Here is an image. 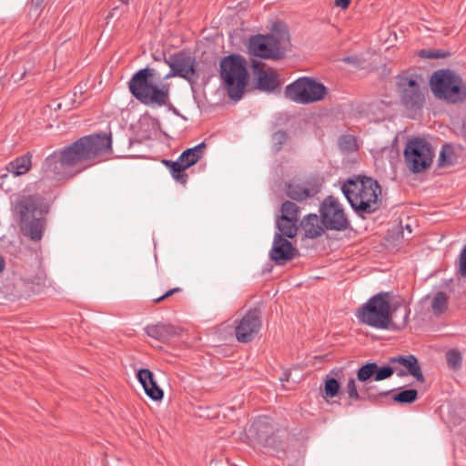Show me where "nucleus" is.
I'll return each instance as SVG.
<instances>
[{
  "mask_svg": "<svg viewBox=\"0 0 466 466\" xmlns=\"http://www.w3.org/2000/svg\"><path fill=\"white\" fill-rule=\"evenodd\" d=\"M162 162L166 167H167L170 169L172 164H174L175 161L164 159Z\"/></svg>",
  "mask_w": 466,
  "mask_h": 466,
  "instance_id": "obj_48",
  "label": "nucleus"
},
{
  "mask_svg": "<svg viewBox=\"0 0 466 466\" xmlns=\"http://www.w3.org/2000/svg\"><path fill=\"white\" fill-rule=\"evenodd\" d=\"M5 268V261L2 256H0V273L4 271Z\"/></svg>",
  "mask_w": 466,
  "mask_h": 466,
  "instance_id": "obj_46",
  "label": "nucleus"
},
{
  "mask_svg": "<svg viewBox=\"0 0 466 466\" xmlns=\"http://www.w3.org/2000/svg\"><path fill=\"white\" fill-rule=\"evenodd\" d=\"M139 122L141 123V125H152L153 127L158 125L157 118H139Z\"/></svg>",
  "mask_w": 466,
  "mask_h": 466,
  "instance_id": "obj_41",
  "label": "nucleus"
},
{
  "mask_svg": "<svg viewBox=\"0 0 466 466\" xmlns=\"http://www.w3.org/2000/svg\"><path fill=\"white\" fill-rule=\"evenodd\" d=\"M403 156L407 168L417 174L424 171L431 165L434 152L426 139L414 137L407 142Z\"/></svg>",
  "mask_w": 466,
  "mask_h": 466,
  "instance_id": "obj_10",
  "label": "nucleus"
},
{
  "mask_svg": "<svg viewBox=\"0 0 466 466\" xmlns=\"http://www.w3.org/2000/svg\"><path fill=\"white\" fill-rule=\"evenodd\" d=\"M341 191L351 208L360 215L371 214L380 208L379 196L381 188L371 177L353 176L343 183Z\"/></svg>",
  "mask_w": 466,
  "mask_h": 466,
  "instance_id": "obj_3",
  "label": "nucleus"
},
{
  "mask_svg": "<svg viewBox=\"0 0 466 466\" xmlns=\"http://www.w3.org/2000/svg\"><path fill=\"white\" fill-rule=\"evenodd\" d=\"M14 213L19 219L44 216L46 206L41 197L37 195H18L12 203Z\"/></svg>",
  "mask_w": 466,
  "mask_h": 466,
  "instance_id": "obj_14",
  "label": "nucleus"
},
{
  "mask_svg": "<svg viewBox=\"0 0 466 466\" xmlns=\"http://www.w3.org/2000/svg\"><path fill=\"white\" fill-rule=\"evenodd\" d=\"M390 364H400L406 369L409 375H411L417 381L423 382L424 376L422 374L418 359L412 355H398L389 359Z\"/></svg>",
  "mask_w": 466,
  "mask_h": 466,
  "instance_id": "obj_20",
  "label": "nucleus"
},
{
  "mask_svg": "<svg viewBox=\"0 0 466 466\" xmlns=\"http://www.w3.org/2000/svg\"><path fill=\"white\" fill-rule=\"evenodd\" d=\"M206 148V143L201 142L197 146L184 150L178 157L180 162H182L187 168L198 163L204 156V149Z\"/></svg>",
  "mask_w": 466,
  "mask_h": 466,
  "instance_id": "obj_25",
  "label": "nucleus"
},
{
  "mask_svg": "<svg viewBox=\"0 0 466 466\" xmlns=\"http://www.w3.org/2000/svg\"><path fill=\"white\" fill-rule=\"evenodd\" d=\"M111 151V135L84 136L71 145L53 152L46 157L44 167L55 175L66 177L72 168L93 166Z\"/></svg>",
  "mask_w": 466,
  "mask_h": 466,
  "instance_id": "obj_1",
  "label": "nucleus"
},
{
  "mask_svg": "<svg viewBox=\"0 0 466 466\" xmlns=\"http://www.w3.org/2000/svg\"><path fill=\"white\" fill-rule=\"evenodd\" d=\"M375 369H377V363L368 362L357 370V380L359 382L363 383L362 387L360 388V391L358 390L356 380L354 378H350L348 380L345 390L349 399L354 401L364 400L377 401L380 398L386 396L392 391H379L377 386L370 384V380L371 378L375 379Z\"/></svg>",
  "mask_w": 466,
  "mask_h": 466,
  "instance_id": "obj_8",
  "label": "nucleus"
},
{
  "mask_svg": "<svg viewBox=\"0 0 466 466\" xmlns=\"http://www.w3.org/2000/svg\"><path fill=\"white\" fill-rule=\"evenodd\" d=\"M248 437L258 444L270 448L275 445L274 428L272 421L268 418H258L248 429Z\"/></svg>",
  "mask_w": 466,
  "mask_h": 466,
  "instance_id": "obj_16",
  "label": "nucleus"
},
{
  "mask_svg": "<svg viewBox=\"0 0 466 466\" xmlns=\"http://www.w3.org/2000/svg\"><path fill=\"white\" fill-rule=\"evenodd\" d=\"M54 122H58V118H53Z\"/></svg>",
  "mask_w": 466,
  "mask_h": 466,
  "instance_id": "obj_53",
  "label": "nucleus"
},
{
  "mask_svg": "<svg viewBox=\"0 0 466 466\" xmlns=\"http://www.w3.org/2000/svg\"><path fill=\"white\" fill-rule=\"evenodd\" d=\"M300 226L305 237L309 238H316L321 236L324 231L322 218L320 219L316 214L307 215L300 222Z\"/></svg>",
  "mask_w": 466,
  "mask_h": 466,
  "instance_id": "obj_23",
  "label": "nucleus"
},
{
  "mask_svg": "<svg viewBox=\"0 0 466 466\" xmlns=\"http://www.w3.org/2000/svg\"><path fill=\"white\" fill-rule=\"evenodd\" d=\"M375 370H376V372L374 374H375L376 381L389 379L394 373V367H391V366L379 367L377 365V369H375Z\"/></svg>",
  "mask_w": 466,
  "mask_h": 466,
  "instance_id": "obj_36",
  "label": "nucleus"
},
{
  "mask_svg": "<svg viewBox=\"0 0 466 466\" xmlns=\"http://www.w3.org/2000/svg\"><path fill=\"white\" fill-rule=\"evenodd\" d=\"M321 185V182L317 178H309L300 184L289 183L287 186L286 194L293 200L303 201L314 198L319 193Z\"/></svg>",
  "mask_w": 466,
  "mask_h": 466,
  "instance_id": "obj_18",
  "label": "nucleus"
},
{
  "mask_svg": "<svg viewBox=\"0 0 466 466\" xmlns=\"http://www.w3.org/2000/svg\"><path fill=\"white\" fill-rule=\"evenodd\" d=\"M418 391L414 389H409L400 391L392 397L393 401L398 403H412L417 400Z\"/></svg>",
  "mask_w": 466,
  "mask_h": 466,
  "instance_id": "obj_31",
  "label": "nucleus"
},
{
  "mask_svg": "<svg viewBox=\"0 0 466 466\" xmlns=\"http://www.w3.org/2000/svg\"><path fill=\"white\" fill-rule=\"evenodd\" d=\"M420 56L424 58L428 59H436V58H444L449 56V53L436 50V51H430V50H421L420 52Z\"/></svg>",
  "mask_w": 466,
  "mask_h": 466,
  "instance_id": "obj_37",
  "label": "nucleus"
},
{
  "mask_svg": "<svg viewBox=\"0 0 466 466\" xmlns=\"http://www.w3.org/2000/svg\"><path fill=\"white\" fill-rule=\"evenodd\" d=\"M220 77L231 99L239 100L245 92L248 73L240 55L231 54L220 61Z\"/></svg>",
  "mask_w": 466,
  "mask_h": 466,
  "instance_id": "obj_6",
  "label": "nucleus"
},
{
  "mask_svg": "<svg viewBox=\"0 0 466 466\" xmlns=\"http://www.w3.org/2000/svg\"><path fill=\"white\" fill-rule=\"evenodd\" d=\"M252 66L257 75V88L272 91L279 86L278 76L274 72H268L258 67V62L253 61Z\"/></svg>",
  "mask_w": 466,
  "mask_h": 466,
  "instance_id": "obj_22",
  "label": "nucleus"
},
{
  "mask_svg": "<svg viewBox=\"0 0 466 466\" xmlns=\"http://www.w3.org/2000/svg\"><path fill=\"white\" fill-rule=\"evenodd\" d=\"M137 380L143 386L146 394L153 400L163 399L164 393L154 380L153 373L148 369H141L137 371Z\"/></svg>",
  "mask_w": 466,
  "mask_h": 466,
  "instance_id": "obj_21",
  "label": "nucleus"
},
{
  "mask_svg": "<svg viewBox=\"0 0 466 466\" xmlns=\"http://www.w3.org/2000/svg\"><path fill=\"white\" fill-rule=\"evenodd\" d=\"M339 390V383L336 379L330 378L326 380L324 388L325 397L334 398L335 396L338 395Z\"/></svg>",
  "mask_w": 466,
  "mask_h": 466,
  "instance_id": "obj_34",
  "label": "nucleus"
},
{
  "mask_svg": "<svg viewBox=\"0 0 466 466\" xmlns=\"http://www.w3.org/2000/svg\"><path fill=\"white\" fill-rule=\"evenodd\" d=\"M380 106H387V104H385L384 102L381 101V102H380V105L378 106L379 108H380Z\"/></svg>",
  "mask_w": 466,
  "mask_h": 466,
  "instance_id": "obj_51",
  "label": "nucleus"
},
{
  "mask_svg": "<svg viewBox=\"0 0 466 466\" xmlns=\"http://www.w3.org/2000/svg\"><path fill=\"white\" fill-rule=\"evenodd\" d=\"M21 232L32 241H40L46 230V219L43 216L20 219Z\"/></svg>",
  "mask_w": 466,
  "mask_h": 466,
  "instance_id": "obj_19",
  "label": "nucleus"
},
{
  "mask_svg": "<svg viewBox=\"0 0 466 466\" xmlns=\"http://www.w3.org/2000/svg\"><path fill=\"white\" fill-rule=\"evenodd\" d=\"M459 273L466 278V246L461 250L459 259Z\"/></svg>",
  "mask_w": 466,
  "mask_h": 466,
  "instance_id": "obj_39",
  "label": "nucleus"
},
{
  "mask_svg": "<svg viewBox=\"0 0 466 466\" xmlns=\"http://www.w3.org/2000/svg\"><path fill=\"white\" fill-rule=\"evenodd\" d=\"M350 0H335V5L346 9L349 7Z\"/></svg>",
  "mask_w": 466,
  "mask_h": 466,
  "instance_id": "obj_42",
  "label": "nucleus"
},
{
  "mask_svg": "<svg viewBox=\"0 0 466 466\" xmlns=\"http://www.w3.org/2000/svg\"><path fill=\"white\" fill-rule=\"evenodd\" d=\"M116 10V8H114L112 9V11L110 12V15L107 16V18L110 16V17H113L114 15V12Z\"/></svg>",
  "mask_w": 466,
  "mask_h": 466,
  "instance_id": "obj_49",
  "label": "nucleus"
},
{
  "mask_svg": "<svg viewBox=\"0 0 466 466\" xmlns=\"http://www.w3.org/2000/svg\"><path fill=\"white\" fill-rule=\"evenodd\" d=\"M299 254V251L292 243L280 233H275L273 244L269 250V258L277 265H282L286 261L292 260Z\"/></svg>",
  "mask_w": 466,
  "mask_h": 466,
  "instance_id": "obj_17",
  "label": "nucleus"
},
{
  "mask_svg": "<svg viewBox=\"0 0 466 466\" xmlns=\"http://www.w3.org/2000/svg\"><path fill=\"white\" fill-rule=\"evenodd\" d=\"M289 35L282 25H275L268 35L250 36L247 44L249 54L267 59H279L289 48Z\"/></svg>",
  "mask_w": 466,
  "mask_h": 466,
  "instance_id": "obj_5",
  "label": "nucleus"
},
{
  "mask_svg": "<svg viewBox=\"0 0 466 466\" xmlns=\"http://www.w3.org/2000/svg\"><path fill=\"white\" fill-rule=\"evenodd\" d=\"M429 85L433 95L450 103L466 101V86L462 78L450 69H440L431 76Z\"/></svg>",
  "mask_w": 466,
  "mask_h": 466,
  "instance_id": "obj_7",
  "label": "nucleus"
},
{
  "mask_svg": "<svg viewBox=\"0 0 466 466\" xmlns=\"http://www.w3.org/2000/svg\"><path fill=\"white\" fill-rule=\"evenodd\" d=\"M322 224L329 230L342 231L348 228L349 220L339 199L333 196L327 197L319 208Z\"/></svg>",
  "mask_w": 466,
  "mask_h": 466,
  "instance_id": "obj_11",
  "label": "nucleus"
},
{
  "mask_svg": "<svg viewBox=\"0 0 466 466\" xmlns=\"http://www.w3.org/2000/svg\"><path fill=\"white\" fill-rule=\"evenodd\" d=\"M409 315L410 309L403 303L391 304L389 292H379L372 296L356 313L360 322L378 329H388L394 321L404 325Z\"/></svg>",
  "mask_w": 466,
  "mask_h": 466,
  "instance_id": "obj_2",
  "label": "nucleus"
},
{
  "mask_svg": "<svg viewBox=\"0 0 466 466\" xmlns=\"http://www.w3.org/2000/svg\"><path fill=\"white\" fill-rule=\"evenodd\" d=\"M406 229L408 230V232L410 234L411 233V227L410 225H407L406 226Z\"/></svg>",
  "mask_w": 466,
  "mask_h": 466,
  "instance_id": "obj_50",
  "label": "nucleus"
},
{
  "mask_svg": "<svg viewBox=\"0 0 466 466\" xmlns=\"http://www.w3.org/2000/svg\"><path fill=\"white\" fill-rule=\"evenodd\" d=\"M287 139V134L284 131H278L274 133L272 137L273 145L275 150L279 151L281 148V146L284 144V142Z\"/></svg>",
  "mask_w": 466,
  "mask_h": 466,
  "instance_id": "obj_38",
  "label": "nucleus"
},
{
  "mask_svg": "<svg viewBox=\"0 0 466 466\" xmlns=\"http://www.w3.org/2000/svg\"><path fill=\"white\" fill-rule=\"evenodd\" d=\"M186 169L185 165L177 158V160L172 164L170 173L177 181L185 184L187 180V175L185 173Z\"/></svg>",
  "mask_w": 466,
  "mask_h": 466,
  "instance_id": "obj_32",
  "label": "nucleus"
},
{
  "mask_svg": "<svg viewBox=\"0 0 466 466\" xmlns=\"http://www.w3.org/2000/svg\"><path fill=\"white\" fill-rule=\"evenodd\" d=\"M345 63L349 64H358L359 58L357 56H346L342 59Z\"/></svg>",
  "mask_w": 466,
  "mask_h": 466,
  "instance_id": "obj_43",
  "label": "nucleus"
},
{
  "mask_svg": "<svg viewBox=\"0 0 466 466\" xmlns=\"http://www.w3.org/2000/svg\"><path fill=\"white\" fill-rule=\"evenodd\" d=\"M146 333L157 340L165 341L177 335V328L171 324L158 323L145 328Z\"/></svg>",
  "mask_w": 466,
  "mask_h": 466,
  "instance_id": "obj_24",
  "label": "nucleus"
},
{
  "mask_svg": "<svg viewBox=\"0 0 466 466\" xmlns=\"http://www.w3.org/2000/svg\"><path fill=\"white\" fill-rule=\"evenodd\" d=\"M170 72L164 77L165 79L179 76L191 83L197 82L198 74L196 69V59L185 53H177L171 56L167 61Z\"/></svg>",
  "mask_w": 466,
  "mask_h": 466,
  "instance_id": "obj_13",
  "label": "nucleus"
},
{
  "mask_svg": "<svg viewBox=\"0 0 466 466\" xmlns=\"http://www.w3.org/2000/svg\"><path fill=\"white\" fill-rule=\"evenodd\" d=\"M446 360L449 367L456 370H459L461 366L462 357L459 350H451L446 353Z\"/></svg>",
  "mask_w": 466,
  "mask_h": 466,
  "instance_id": "obj_33",
  "label": "nucleus"
},
{
  "mask_svg": "<svg viewBox=\"0 0 466 466\" xmlns=\"http://www.w3.org/2000/svg\"><path fill=\"white\" fill-rule=\"evenodd\" d=\"M49 108H54L55 110L59 109L61 107V103L53 102L52 105L48 106Z\"/></svg>",
  "mask_w": 466,
  "mask_h": 466,
  "instance_id": "obj_47",
  "label": "nucleus"
},
{
  "mask_svg": "<svg viewBox=\"0 0 466 466\" xmlns=\"http://www.w3.org/2000/svg\"><path fill=\"white\" fill-rule=\"evenodd\" d=\"M394 372L397 374L398 377H404L409 374L406 370L400 368H394Z\"/></svg>",
  "mask_w": 466,
  "mask_h": 466,
  "instance_id": "obj_44",
  "label": "nucleus"
},
{
  "mask_svg": "<svg viewBox=\"0 0 466 466\" xmlns=\"http://www.w3.org/2000/svg\"><path fill=\"white\" fill-rule=\"evenodd\" d=\"M25 73H26L25 71V72H23V74H22V76H21V78H20V79H22V78L24 77V76L25 75Z\"/></svg>",
  "mask_w": 466,
  "mask_h": 466,
  "instance_id": "obj_52",
  "label": "nucleus"
},
{
  "mask_svg": "<svg viewBox=\"0 0 466 466\" xmlns=\"http://www.w3.org/2000/svg\"><path fill=\"white\" fill-rule=\"evenodd\" d=\"M461 133L464 137V138L466 139V119L463 120V122H462V127H461Z\"/></svg>",
  "mask_w": 466,
  "mask_h": 466,
  "instance_id": "obj_45",
  "label": "nucleus"
},
{
  "mask_svg": "<svg viewBox=\"0 0 466 466\" xmlns=\"http://www.w3.org/2000/svg\"><path fill=\"white\" fill-rule=\"evenodd\" d=\"M276 226L278 231L276 233H280L281 237L285 238H292L297 235L298 231V221L285 218H278L276 221Z\"/></svg>",
  "mask_w": 466,
  "mask_h": 466,
  "instance_id": "obj_27",
  "label": "nucleus"
},
{
  "mask_svg": "<svg viewBox=\"0 0 466 466\" xmlns=\"http://www.w3.org/2000/svg\"><path fill=\"white\" fill-rule=\"evenodd\" d=\"M400 100L406 108L417 110L423 106L424 94L418 76H400L397 81Z\"/></svg>",
  "mask_w": 466,
  "mask_h": 466,
  "instance_id": "obj_12",
  "label": "nucleus"
},
{
  "mask_svg": "<svg viewBox=\"0 0 466 466\" xmlns=\"http://www.w3.org/2000/svg\"><path fill=\"white\" fill-rule=\"evenodd\" d=\"M262 325L260 311L257 309L248 310L235 327L236 339L247 343L254 339Z\"/></svg>",
  "mask_w": 466,
  "mask_h": 466,
  "instance_id": "obj_15",
  "label": "nucleus"
},
{
  "mask_svg": "<svg viewBox=\"0 0 466 466\" xmlns=\"http://www.w3.org/2000/svg\"><path fill=\"white\" fill-rule=\"evenodd\" d=\"M448 306V299L443 291L437 292L431 300V309L435 314H441Z\"/></svg>",
  "mask_w": 466,
  "mask_h": 466,
  "instance_id": "obj_29",
  "label": "nucleus"
},
{
  "mask_svg": "<svg viewBox=\"0 0 466 466\" xmlns=\"http://www.w3.org/2000/svg\"><path fill=\"white\" fill-rule=\"evenodd\" d=\"M456 162L457 157L455 156L453 146L448 143L443 145L440 152L438 166L441 167H450L454 165Z\"/></svg>",
  "mask_w": 466,
  "mask_h": 466,
  "instance_id": "obj_28",
  "label": "nucleus"
},
{
  "mask_svg": "<svg viewBox=\"0 0 466 466\" xmlns=\"http://www.w3.org/2000/svg\"><path fill=\"white\" fill-rule=\"evenodd\" d=\"M180 291H181L180 288H173V289L167 290V292H165L160 297L153 299V302L154 303H159V302L163 301L164 299H167V298H169V297L173 296L174 294L178 293Z\"/></svg>",
  "mask_w": 466,
  "mask_h": 466,
  "instance_id": "obj_40",
  "label": "nucleus"
},
{
  "mask_svg": "<svg viewBox=\"0 0 466 466\" xmlns=\"http://www.w3.org/2000/svg\"><path fill=\"white\" fill-rule=\"evenodd\" d=\"M299 208L297 204L291 201H285L281 206V216L279 218L299 220Z\"/></svg>",
  "mask_w": 466,
  "mask_h": 466,
  "instance_id": "obj_30",
  "label": "nucleus"
},
{
  "mask_svg": "<svg viewBox=\"0 0 466 466\" xmlns=\"http://www.w3.org/2000/svg\"><path fill=\"white\" fill-rule=\"evenodd\" d=\"M328 93L327 87L308 76H302L288 85L285 95L290 100L307 105L322 100Z\"/></svg>",
  "mask_w": 466,
  "mask_h": 466,
  "instance_id": "obj_9",
  "label": "nucleus"
},
{
  "mask_svg": "<svg viewBox=\"0 0 466 466\" xmlns=\"http://www.w3.org/2000/svg\"><path fill=\"white\" fill-rule=\"evenodd\" d=\"M173 112H174L175 114H178V113H177V111L175 108L173 109Z\"/></svg>",
  "mask_w": 466,
  "mask_h": 466,
  "instance_id": "obj_54",
  "label": "nucleus"
},
{
  "mask_svg": "<svg viewBox=\"0 0 466 466\" xmlns=\"http://www.w3.org/2000/svg\"><path fill=\"white\" fill-rule=\"evenodd\" d=\"M339 148L343 151H353L356 149V140L350 135L342 136L339 139Z\"/></svg>",
  "mask_w": 466,
  "mask_h": 466,
  "instance_id": "obj_35",
  "label": "nucleus"
},
{
  "mask_svg": "<svg viewBox=\"0 0 466 466\" xmlns=\"http://www.w3.org/2000/svg\"><path fill=\"white\" fill-rule=\"evenodd\" d=\"M156 69L145 67L133 75L128 82V88L132 96L140 103L151 106L161 107L170 106L169 86H158L149 78L155 76Z\"/></svg>",
  "mask_w": 466,
  "mask_h": 466,
  "instance_id": "obj_4",
  "label": "nucleus"
},
{
  "mask_svg": "<svg viewBox=\"0 0 466 466\" xmlns=\"http://www.w3.org/2000/svg\"><path fill=\"white\" fill-rule=\"evenodd\" d=\"M31 157L30 154L16 157L7 164L6 170L16 177L26 174L31 168Z\"/></svg>",
  "mask_w": 466,
  "mask_h": 466,
  "instance_id": "obj_26",
  "label": "nucleus"
}]
</instances>
